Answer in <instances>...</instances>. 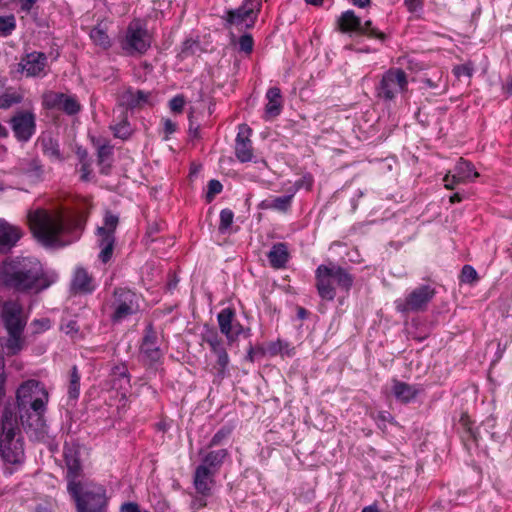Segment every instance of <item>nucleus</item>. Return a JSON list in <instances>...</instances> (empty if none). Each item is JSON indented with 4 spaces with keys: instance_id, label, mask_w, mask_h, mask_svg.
I'll use <instances>...</instances> for the list:
<instances>
[{
    "instance_id": "nucleus-45",
    "label": "nucleus",
    "mask_w": 512,
    "mask_h": 512,
    "mask_svg": "<svg viewBox=\"0 0 512 512\" xmlns=\"http://www.w3.org/2000/svg\"><path fill=\"white\" fill-rule=\"evenodd\" d=\"M199 49V43L192 39H187L183 42L181 51L179 53V57L181 59H185L193 54Z\"/></svg>"
},
{
    "instance_id": "nucleus-38",
    "label": "nucleus",
    "mask_w": 512,
    "mask_h": 512,
    "mask_svg": "<svg viewBox=\"0 0 512 512\" xmlns=\"http://www.w3.org/2000/svg\"><path fill=\"white\" fill-rule=\"evenodd\" d=\"M41 147L44 155L54 161H61L62 155L60 152L59 143L51 137L43 138L41 140Z\"/></svg>"
},
{
    "instance_id": "nucleus-20",
    "label": "nucleus",
    "mask_w": 512,
    "mask_h": 512,
    "mask_svg": "<svg viewBox=\"0 0 512 512\" xmlns=\"http://www.w3.org/2000/svg\"><path fill=\"white\" fill-rule=\"evenodd\" d=\"M251 129L247 125H240L235 140V155L240 162H249L253 158Z\"/></svg>"
},
{
    "instance_id": "nucleus-36",
    "label": "nucleus",
    "mask_w": 512,
    "mask_h": 512,
    "mask_svg": "<svg viewBox=\"0 0 512 512\" xmlns=\"http://www.w3.org/2000/svg\"><path fill=\"white\" fill-rule=\"evenodd\" d=\"M293 195H283L271 200L263 201L261 206L265 209H273L279 212H287L292 203Z\"/></svg>"
},
{
    "instance_id": "nucleus-31",
    "label": "nucleus",
    "mask_w": 512,
    "mask_h": 512,
    "mask_svg": "<svg viewBox=\"0 0 512 512\" xmlns=\"http://www.w3.org/2000/svg\"><path fill=\"white\" fill-rule=\"evenodd\" d=\"M23 332L24 330L7 331L8 337L4 344V348L6 349V354L8 356L17 355L25 347Z\"/></svg>"
},
{
    "instance_id": "nucleus-17",
    "label": "nucleus",
    "mask_w": 512,
    "mask_h": 512,
    "mask_svg": "<svg viewBox=\"0 0 512 512\" xmlns=\"http://www.w3.org/2000/svg\"><path fill=\"white\" fill-rule=\"evenodd\" d=\"M150 47V40L147 30L142 28L138 22L128 26L122 48L129 54L144 53Z\"/></svg>"
},
{
    "instance_id": "nucleus-29",
    "label": "nucleus",
    "mask_w": 512,
    "mask_h": 512,
    "mask_svg": "<svg viewBox=\"0 0 512 512\" xmlns=\"http://www.w3.org/2000/svg\"><path fill=\"white\" fill-rule=\"evenodd\" d=\"M228 456L229 452L224 448L209 451L203 456L200 466L217 474Z\"/></svg>"
},
{
    "instance_id": "nucleus-46",
    "label": "nucleus",
    "mask_w": 512,
    "mask_h": 512,
    "mask_svg": "<svg viewBox=\"0 0 512 512\" xmlns=\"http://www.w3.org/2000/svg\"><path fill=\"white\" fill-rule=\"evenodd\" d=\"M460 280L463 283L472 284L478 280L477 271L471 265H464L461 271Z\"/></svg>"
},
{
    "instance_id": "nucleus-14",
    "label": "nucleus",
    "mask_w": 512,
    "mask_h": 512,
    "mask_svg": "<svg viewBox=\"0 0 512 512\" xmlns=\"http://www.w3.org/2000/svg\"><path fill=\"white\" fill-rule=\"evenodd\" d=\"M64 459L67 467V488L73 483L78 487L90 482L88 479H84L83 468L81 463V452L80 447L77 445H65L64 446Z\"/></svg>"
},
{
    "instance_id": "nucleus-16",
    "label": "nucleus",
    "mask_w": 512,
    "mask_h": 512,
    "mask_svg": "<svg viewBox=\"0 0 512 512\" xmlns=\"http://www.w3.org/2000/svg\"><path fill=\"white\" fill-rule=\"evenodd\" d=\"M9 124L19 142H28L36 132V116L29 110L16 112L11 117Z\"/></svg>"
},
{
    "instance_id": "nucleus-35",
    "label": "nucleus",
    "mask_w": 512,
    "mask_h": 512,
    "mask_svg": "<svg viewBox=\"0 0 512 512\" xmlns=\"http://www.w3.org/2000/svg\"><path fill=\"white\" fill-rule=\"evenodd\" d=\"M90 38L93 43L103 49H108L111 46L110 37L107 34V28L102 23L91 29Z\"/></svg>"
},
{
    "instance_id": "nucleus-6",
    "label": "nucleus",
    "mask_w": 512,
    "mask_h": 512,
    "mask_svg": "<svg viewBox=\"0 0 512 512\" xmlns=\"http://www.w3.org/2000/svg\"><path fill=\"white\" fill-rule=\"evenodd\" d=\"M118 224L119 217L110 211H106L103 225L96 230L97 244L100 248L98 258L104 264L108 263L113 256L116 243L115 231Z\"/></svg>"
},
{
    "instance_id": "nucleus-13",
    "label": "nucleus",
    "mask_w": 512,
    "mask_h": 512,
    "mask_svg": "<svg viewBox=\"0 0 512 512\" xmlns=\"http://www.w3.org/2000/svg\"><path fill=\"white\" fill-rule=\"evenodd\" d=\"M435 295V289L430 285H421L411 291L405 299L395 301L396 310L400 313L419 312L426 309Z\"/></svg>"
},
{
    "instance_id": "nucleus-56",
    "label": "nucleus",
    "mask_w": 512,
    "mask_h": 512,
    "mask_svg": "<svg viewBox=\"0 0 512 512\" xmlns=\"http://www.w3.org/2000/svg\"><path fill=\"white\" fill-rule=\"evenodd\" d=\"M121 512H141L139 505L134 502H126L121 506Z\"/></svg>"
},
{
    "instance_id": "nucleus-39",
    "label": "nucleus",
    "mask_w": 512,
    "mask_h": 512,
    "mask_svg": "<svg viewBox=\"0 0 512 512\" xmlns=\"http://www.w3.org/2000/svg\"><path fill=\"white\" fill-rule=\"evenodd\" d=\"M111 129L113 130L114 136L122 140L128 139L132 134V128L125 113H122L120 121L111 126Z\"/></svg>"
},
{
    "instance_id": "nucleus-24",
    "label": "nucleus",
    "mask_w": 512,
    "mask_h": 512,
    "mask_svg": "<svg viewBox=\"0 0 512 512\" xmlns=\"http://www.w3.org/2000/svg\"><path fill=\"white\" fill-rule=\"evenodd\" d=\"M141 352L151 361L156 362L161 357V351L158 346V337L152 325L145 329V335L141 344Z\"/></svg>"
},
{
    "instance_id": "nucleus-61",
    "label": "nucleus",
    "mask_w": 512,
    "mask_h": 512,
    "mask_svg": "<svg viewBox=\"0 0 512 512\" xmlns=\"http://www.w3.org/2000/svg\"><path fill=\"white\" fill-rule=\"evenodd\" d=\"M352 3L357 7L365 8L370 5V0H352Z\"/></svg>"
},
{
    "instance_id": "nucleus-9",
    "label": "nucleus",
    "mask_w": 512,
    "mask_h": 512,
    "mask_svg": "<svg viewBox=\"0 0 512 512\" xmlns=\"http://www.w3.org/2000/svg\"><path fill=\"white\" fill-rule=\"evenodd\" d=\"M260 9V0H243L241 6L226 12L224 17L226 25L235 26L239 30L252 28L255 25Z\"/></svg>"
},
{
    "instance_id": "nucleus-19",
    "label": "nucleus",
    "mask_w": 512,
    "mask_h": 512,
    "mask_svg": "<svg viewBox=\"0 0 512 512\" xmlns=\"http://www.w3.org/2000/svg\"><path fill=\"white\" fill-rule=\"evenodd\" d=\"M19 71L27 77H42L46 75L47 56L43 52L33 51L24 55L19 64Z\"/></svg>"
},
{
    "instance_id": "nucleus-23",
    "label": "nucleus",
    "mask_w": 512,
    "mask_h": 512,
    "mask_svg": "<svg viewBox=\"0 0 512 512\" xmlns=\"http://www.w3.org/2000/svg\"><path fill=\"white\" fill-rule=\"evenodd\" d=\"M71 287L76 293L90 294L95 290L96 285L92 275L84 267L78 266L74 271Z\"/></svg>"
},
{
    "instance_id": "nucleus-60",
    "label": "nucleus",
    "mask_w": 512,
    "mask_h": 512,
    "mask_svg": "<svg viewBox=\"0 0 512 512\" xmlns=\"http://www.w3.org/2000/svg\"><path fill=\"white\" fill-rule=\"evenodd\" d=\"M189 122H190V125H189V133L191 135H193L194 137H197L198 136V131H199V126H194L193 125V122H192V118L189 117Z\"/></svg>"
},
{
    "instance_id": "nucleus-50",
    "label": "nucleus",
    "mask_w": 512,
    "mask_h": 512,
    "mask_svg": "<svg viewBox=\"0 0 512 512\" xmlns=\"http://www.w3.org/2000/svg\"><path fill=\"white\" fill-rule=\"evenodd\" d=\"M230 433H231L230 428L222 427L214 434V436L210 440V443L208 446L214 447V446L221 444L222 441L230 435Z\"/></svg>"
},
{
    "instance_id": "nucleus-2",
    "label": "nucleus",
    "mask_w": 512,
    "mask_h": 512,
    "mask_svg": "<svg viewBox=\"0 0 512 512\" xmlns=\"http://www.w3.org/2000/svg\"><path fill=\"white\" fill-rule=\"evenodd\" d=\"M32 257H6L0 264V287L14 294H38L54 283Z\"/></svg>"
},
{
    "instance_id": "nucleus-43",
    "label": "nucleus",
    "mask_w": 512,
    "mask_h": 512,
    "mask_svg": "<svg viewBox=\"0 0 512 512\" xmlns=\"http://www.w3.org/2000/svg\"><path fill=\"white\" fill-rule=\"evenodd\" d=\"M80 108L81 106L75 97L65 94L60 110L68 115H75L80 111Z\"/></svg>"
},
{
    "instance_id": "nucleus-57",
    "label": "nucleus",
    "mask_w": 512,
    "mask_h": 512,
    "mask_svg": "<svg viewBox=\"0 0 512 512\" xmlns=\"http://www.w3.org/2000/svg\"><path fill=\"white\" fill-rule=\"evenodd\" d=\"M404 4L410 12H415L422 7L420 0H404Z\"/></svg>"
},
{
    "instance_id": "nucleus-7",
    "label": "nucleus",
    "mask_w": 512,
    "mask_h": 512,
    "mask_svg": "<svg viewBox=\"0 0 512 512\" xmlns=\"http://www.w3.org/2000/svg\"><path fill=\"white\" fill-rule=\"evenodd\" d=\"M408 89L407 74L400 68H390L381 77L375 90L378 98L392 101Z\"/></svg>"
},
{
    "instance_id": "nucleus-12",
    "label": "nucleus",
    "mask_w": 512,
    "mask_h": 512,
    "mask_svg": "<svg viewBox=\"0 0 512 512\" xmlns=\"http://www.w3.org/2000/svg\"><path fill=\"white\" fill-rule=\"evenodd\" d=\"M45 412L46 406L37 410L35 407L19 409L20 421L23 429L30 435V437H33L36 440L44 439L49 433L48 425L44 419Z\"/></svg>"
},
{
    "instance_id": "nucleus-42",
    "label": "nucleus",
    "mask_w": 512,
    "mask_h": 512,
    "mask_svg": "<svg viewBox=\"0 0 512 512\" xmlns=\"http://www.w3.org/2000/svg\"><path fill=\"white\" fill-rule=\"evenodd\" d=\"M16 29L14 15L0 16V36H9Z\"/></svg>"
},
{
    "instance_id": "nucleus-40",
    "label": "nucleus",
    "mask_w": 512,
    "mask_h": 512,
    "mask_svg": "<svg viewBox=\"0 0 512 512\" xmlns=\"http://www.w3.org/2000/svg\"><path fill=\"white\" fill-rule=\"evenodd\" d=\"M65 97L64 93L47 92L43 95V105L48 109H59Z\"/></svg>"
},
{
    "instance_id": "nucleus-59",
    "label": "nucleus",
    "mask_w": 512,
    "mask_h": 512,
    "mask_svg": "<svg viewBox=\"0 0 512 512\" xmlns=\"http://www.w3.org/2000/svg\"><path fill=\"white\" fill-rule=\"evenodd\" d=\"M34 325H40L42 330H47L50 327V321L48 319L34 320Z\"/></svg>"
},
{
    "instance_id": "nucleus-28",
    "label": "nucleus",
    "mask_w": 512,
    "mask_h": 512,
    "mask_svg": "<svg viewBox=\"0 0 512 512\" xmlns=\"http://www.w3.org/2000/svg\"><path fill=\"white\" fill-rule=\"evenodd\" d=\"M109 377L112 389L127 391L130 387V375L127 366L124 364L114 366Z\"/></svg>"
},
{
    "instance_id": "nucleus-8",
    "label": "nucleus",
    "mask_w": 512,
    "mask_h": 512,
    "mask_svg": "<svg viewBox=\"0 0 512 512\" xmlns=\"http://www.w3.org/2000/svg\"><path fill=\"white\" fill-rule=\"evenodd\" d=\"M16 399L18 409L35 407L37 410L47 405L49 395L41 382L31 379L20 385Z\"/></svg>"
},
{
    "instance_id": "nucleus-22",
    "label": "nucleus",
    "mask_w": 512,
    "mask_h": 512,
    "mask_svg": "<svg viewBox=\"0 0 512 512\" xmlns=\"http://www.w3.org/2000/svg\"><path fill=\"white\" fill-rule=\"evenodd\" d=\"M149 97V92L127 88L125 91L119 94L118 103L120 106L125 107L126 109H136L141 108L146 103H148Z\"/></svg>"
},
{
    "instance_id": "nucleus-51",
    "label": "nucleus",
    "mask_w": 512,
    "mask_h": 512,
    "mask_svg": "<svg viewBox=\"0 0 512 512\" xmlns=\"http://www.w3.org/2000/svg\"><path fill=\"white\" fill-rule=\"evenodd\" d=\"M453 73L457 78L462 76L471 77L473 74V66L471 63L457 65L453 68Z\"/></svg>"
},
{
    "instance_id": "nucleus-55",
    "label": "nucleus",
    "mask_w": 512,
    "mask_h": 512,
    "mask_svg": "<svg viewBox=\"0 0 512 512\" xmlns=\"http://www.w3.org/2000/svg\"><path fill=\"white\" fill-rule=\"evenodd\" d=\"M177 125L170 119L164 120V132L166 134L165 139L176 131Z\"/></svg>"
},
{
    "instance_id": "nucleus-11",
    "label": "nucleus",
    "mask_w": 512,
    "mask_h": 512,
    "mask_svg": "<svg viewBox=\"0 0 512 512\" xmlns=\"http://www.w3.org/2000/svg\"><path fill=\"white\" fill-rule=\"evenodd\" d=\"M203 342L207 343L211 352L216 356V363L213 366L215 380L221 382L227 375L230 359L225 348L223 339L214 329H208L202 335Z\"/></svg>"
},
{
    "instance_id": "nucleus-27",
    "label": "nucleus",
    "mask_w": 512,
    "mask_h": 512,
    "mask_svg": "<svg viewBox=\"0 0 512 512\" xmlns=\"http://www.w3.org/2000/svg\"><path fill=\"white\" fill-rule=\"evenodd\" d=\"M234 316L235 312L231 308L222 309L217 316L220 331L229 342H233L240 335V330H234L233 327Z\"/></svg>"
},
{
    "instance_id": "nucleus-48",
    "label": "nucleus",
    "mask_w": 512,
    "mask_h": 512,
    "mask_svg": "<svg viewBox=\"0 0 512 512\" xmlns=\"http://www.w3.org/2000/svg\"><path fill=\"white\" fill-rule=\"evenodd\" d=\"M254 40L251 34H243L238 40V48L240 52L250 54L253 51Z\"/></svg>"
},
{
    "instance_id": "nucleus-44",
    "label": "nucleus",
    "mask_w": 512,
    "mask_h": 512,
    "mask_svg": "<svg viewBox=\"0 0 512 512\" xmlns=\"http://www.w3.org/2000/svg\"><path fill=\"white\" fill-rule=\"evenodd\" d=\"M358 33L377 38L381 41L386 39V35L383 32H380L378 29L372 27L371 21H366L364 25L361 24V29L358 30Z\"/></svg>"
},
{
    "instance_id": "nucleus-63",
    "label": "nucleus",
    "mask_w": 512,
    "mask_h": 512,
    "mask_svg": "<svg viewBox=\"0 0 512 512\" xmlns=\"http://www.w3.org/2000/svg\"><path fill=\"white\" fill-rule=\"evenodd\" d=\"M362 512H380V511L375 505H370V506L364 507Z\"/></svg>"
},
{
    "instance_id": "nucleus-64",
    "label": "nucleus",
    "mask_w": 512,
    "mask_h": 512,
    "mask_svg": "<svg viewBox=\"0 0 512 512\" xmlns=\"http://www.w3.org/2000/svg\"><path fill=\"white\" fill-rule=\"evenodd\" d=\"M35 512H52V510L44 505H38L35 509Z\"/></svg>"
},
{
    "instance_id": "nucleus-47",
    "label": "nucleus",
    "mask_w": 512,
    "mask_h": 512,
    "mask_svg": "<svg viewBox=\"0 0 512 512\" xmlns=\"http://www.w3.org/2000/svg\"><path fill=\"white\" fill-rule=\"evenodd\" d=\"M234 213L230 209H223L220 212L219 231L225 232L233 223Z\"/></svg>"
},
{
    "instance_id": "nucleus-54",
    "label": "nucleus",
    "mask_w": 512,
    "mask_h": 512,
    "mask_svg": "<svg viewBox=\"0 0 512 512\" xmlns=\"http://www.w3.org/2000/svg\"><path fill=\"white\" fill-rule=\"evenodd\" d=\"M112 154L111 146L107 144H102L98 147V160L99 162L105 161Z\"/></svg>"
},
{
    "instance_id": "nucleus-33",
    "label": "nucleus",
    "mask_w": 512,
    "mask_h": 512,
    "mask_svg": "<svg viewBox=\"0 0 512 512\" xmlns=\"http://www.w3.org/2000/svg\"><path fill=\"white\" fill-rule=\"evenodd\" d=\"M268 103L265 111L269 117L278 116L282 110L281 90L278 87H271L266 93Z\"/></svg>"
},
{
    "instance_id": "nucleus-32",
    "label": "nucleus",
    "mask_w": 512,
    "mask_h": 512,
    "mask_svg": "<svg viewBox=\"0 0 512 512\" xmlns=\"http://www.w3.org/2000/svg\"><path fill=\"white\" fill-rule=\"evenodd\" d=\"M392 392L395 398L403 403L412 401L418 394L415 386L398 380L393 381Z\"/></svg>"
},
{
    "instance_id": "nucleus-21",
    "label": "nucleus",
    "mask_w": 512,
    "mask_h": 512,
    "mask_svg": "<svg viewBox=\"0 0 512 512\" xmlns=\"http://www.w3.org/2000/svg\"><path fill=\"white\" fill-rule=\"evenodd\" d=\"M23 235L22 230L15 225L0 219V253H8Z\"/></svg>"
},
{
    "instance_id": "nucleus-62",
    "label": "nucleus",
    "mask_w": 512,
    "mask_h": 512,
    "mask_svg": "<svg viewBox=\"0 0 512 512\" xmlns=\"http://www.w3.org/2000/svg\"><path fill=\"white\" fill-rule=\"evenodd\" d=\"M70 331H78V328H77L76 322H74V321H70V322L66 325V330H65V332H66V333H70Z\"/></svg>"
},
{
    "instance_id": "nucleus-34",
    "label": "nucleus",
    "mask_w": 512,
    "mask_h": 512,
    "mask_svg": "<svg viewBox=\"0 0 512 512\" xmlns=\"http://www.w3.org/2000/svg\"><path fill=\"white\" fill-rule=\"evenodd\" d=\"M338 24L342 32H358L361 29V20L352 10L343 12L338 19Z\"/></svg>"
},
{
    "instance_id": "nucleus-10",
    "label": "nucleus",
    "mask_w": 512,
    "mask_h": 512,
    "mask_svg": "<svg viewBox=\"0 0 512 512\" xmlns=\"http://www.w3.org/2000/svg\"><path fill=\"white\" fill-rule=\"evenodd\" d=\"M111 307L113 309L112 322L120 323L139 311L138 296L129 289L116 288Z\"/></svg>"
},
{
    "instance_id": "nucleus-53",
    "label": "nucleus",
    "mask_w": 512,
    "mask_h": 512,
    "mask_svg": "<svg viewBox=\"0 0 512 512\" xmlns=\"http://www.w3.org/2000/svg\"><path fill=\"white\" fill-rule=\"evenodd\" d=\"M184 104V97L181 95H177L170 100L169 107L171 111L180 113L183 110Z\"/></svg>"
},
{
    "instance_id": "nucleus-3",
    "label": "nucleus",
    "mask_w": 512,
    "mask_h": 512,
    "mask_svg": "<svg viewBox=\"0 0 512 512\" xmlns=\"http://www.w3.org/2000/svg\"><path fill=\"white\" fill-rule=\"evenodd\" d=\"M0 455L4 462L19 464L24 459L23 441L16 437L20 433L17 414L5 407L0 422Z\"/></svg>"
},
{
    "instance_id": "nucleus-58",
    "label": "nucleus",
    "mask_w": 512,
    "mask_h": 512,
    "mask_svg": "<svg viewBox=\"0 0 512 512\" xmlns=\"http://www.w3.org/2000/svg\"><path fill=\"white\" fill-rule=\"evenodd\" d=\"M38 0H20V3H21V11L23 12H30V10L32 9V7L34 6V4L37 2Z\"/></svg>"
},
{
    "instance_id": "nucleus-5",
    "label": "nucleus",
    "mask_w": 512,
    "mask_h": 512,
    "mask_svg": "<svg viewBox=\"0 0 512 512\" xmlns=\"http://www.w3.org/2000/svg\"><path fill=\"white\" fill-rule=\"evenodd\" d=\"M68 493L75 501L77 512H107L108 510V497L102 485L91 481L78 487L73 483L68 487Z\"/></svg>"
},
{
    "instance_id": "nucleus-52",
    "label": "nucleus",
    "mask_w": 512,
    "mask_h": 512,
    "mask_svg": "<svg viewBox=\"0 0 512 512\" xmlns=\"http://www.w3.org/2000/svg\"><path fill=\"white\" fill-rule=\"evenodd\" d=\"M461 423L464 426L466 430L467 436L475 443H478V433L476 430L473 429V427L469 424V418L467 416L461 417Z\"/></svg>"
},
{
    "instance_id": "nucleus-25",
    "label": "nucleus",
    "mask_w": 512,
    "mask_h": 512,
    "mask_svg": "<svg viewBox=\"0 0 512 512\" xmlns=\"http://www.w3.org/2000/svg\"><path fill=\"white\" fill-rule=\"evenodd\" d=\"M215 473L204 466H197L194 472L193 484L196 491L202 496H209L214 484Z\"/></svg>"
},
{
    "instance_id": "nucleus-49",
    "label": "nucleus",
    "mask_w": 512,
    "mask_h": 512,
    "mask_svg": "<svg viewBox=\"0 0 512 512\" xmlns=\"http://www.w3.org/2000/svg\"><path fill=\"white\" fill-rule=\"evenodd\" d=\"M223 189L222 184L215 179H212L208 182V191L206 194V198L208 202H211L215 195L219 194Z\"/></svg>"
},
{
    "instance_id": "nucleus-30",
    "label": "nucleus",
    "mask_w": 512,
    "mask_h": 512,
    "mask_svg": "<svg viewBox=\"0 0 512 512\" xmlns=\"http://www.w3.org/2000/svg\"><path fill=\"white\" fill-rule=\"evenodd\" d=\"M270 265L275 269L285 267L289 259L288 249L285 243H276L268 253Z\"/></svg>"
},
{
    "instance_id": "nucleus-41",
    "label": "nucleus",
    "mask_w": 512,
    "mask_h": 512,
    "mask_svg": "<svg viewBox=\"0 0 512 512\" xmlns=\"http://www.w3.org/2000/svg\"><path fill=\"white\" fill-rule=\"evenodd\" d=\"M68 394L72 399H77L80 394V375L76 366L71 370Z\"/></svg>"
},
{
    "instance_id": "nucleus-37",
    "label": "nucleus",
    "mask_w": 512,
    "mask_h": 512,
    "mask_svg": "<svg viewBox=\"0 0 512 512\" xmlns=\"http://www.w3.org/2000/svg\"><path fill=\"white\" fill-rule=\"evenodd\" d=\"M23 98L24 96L20 91L8 88L0 95V109H9L16 104H20Z\"/></svg>"
},
{
    "instance_id": "nucleus-18",
    "label": "nucleus",
    "mask_w": 512,
    "mask_h": 512,
    "mask_svg": "<svg viewBox=\"0 0 512 512\" xmlns=\"http://www.w3.org/2000/svg\"><path fill=\"white\" fill-rule=\"evenodd\" d=\"M477 177H479V173L475 170L473 164L460 158L454 167L453 174H446L443 181L445 187L452 190L455 185L473 181Z\"/></svg>"
},
{
    "instance_id": "nucleus-15",
    "label": "nucleus",
    "mask_w": 512,
    "mask_h": 512,
    "mask_svg": "<svg viewBox=\"0 0 512 512\" xmlns=\"http://www.w3.org/2000/svg\"><path fill=\"white\" fill-rule=\"evenodd\" d=\"M0 319L6 331L24 330L27 324L23 307L16 300H7L0 304Z\"/></svg>"
},
{
    "instance_id": "nucleus-1",
    "label": "nucleus",
    "mask_w": 512,
    "mask_h": 512,
    "mask_svg": "<svg viewBox=\"0 0 512 512\" xmlns=\"http://www.w3.org/2000/svg\"><path fill=\"white\" fill-rule=\"evenodd\" d=\"M92 204L84 199L75 209L50 212L29 211L28 223L33 236L45 247L63 248L77 241L85 229Z\"/></svg>"
},
{
    "instance_id": "nucleus-4",
    "label": "nucleus",
    "mask_w": 512,
    "mask_h": 512,
    "mask_svg": "<svg viewBox=\"0 0 512 512\" xmlns=\"http://www.w3.org/2000/svg\"><path fill=\"white\" fill-rule=\"evenodd\" d=\"M315 279L319 296L327 301L335 299L337 288L347 292L354 282V277L335 263L319 265L315 271Z\"/></svg>"
},
{
    "instance_id": "nucleus-26",
    "label": "nucleus",
    "mask_w": 512,
    "mask_h": 512,
    "mask_svg": "<svg viewBox=\"0 0 512 512\" xmlns=\"http://www.w3.org/2000/svg\"><path fill=\"white\" fill-rule=\"evenodd\" d=\"M18 170L32 182H40L44 178V166L38 158L22 159Z\"/></svg>"
}]
</instances>
